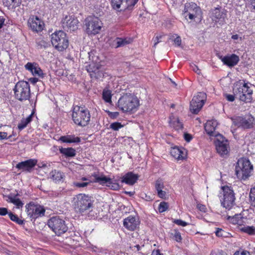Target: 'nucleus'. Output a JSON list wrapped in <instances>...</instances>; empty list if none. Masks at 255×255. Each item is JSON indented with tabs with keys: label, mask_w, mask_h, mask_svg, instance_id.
Instances as JSON below:
<instances>
[{
	"label": "nucleus",
	"mask_w": 255,
	"mask_h": 255,
	"mask_svg": "<svg viewBox=\"0 0 255 255\" xmlns=\"http://www.w3.org/2000/svg\"><path fill=\"white\" fill-rule=\"evenodd\" d=\"M140 100L132 93H125L119 99L118 108L124 113L132 114L136 112L140 106Z\"/></svg>",
	"instance_id": "obj_1"
},
{
	"label": "nucleus",
	"mask_w": 255,
	"mask_h": 255,
	"mask_svg": "<svg viewBox=\"0 0 255 255\" xmlns=\"http://www.w3.org/2000/svg\"><path fill=\"white\" fill-rule=\"evenodd\" d=\"M75 212L83 215L93 210L94 200L93 197L85 193H79L74 196L72 201Z\"/></svg>",
	"instance_id": "obj_2"
},
{
	"label": "nucleus",
	"mask_w": 255,
	"mask_h": 255,
	"mask_svg": "<svg viewBox=\"0 0 255 255\" xmlns=\"http://www.w3.org/2000/svg\"><path fill=\"white\" fill-rule=\"evenodd\" d=\"M218 196L221 206L226 209L230 210L236 205L235 193L231 186H222Z\"/></svg>",
	"instance_id": "obj_3"
},
{
	"label": "nucleus",
	"mask_w": 255,
	"mask_h": 255,
	"mask_svg": "<svg viewBox=\"0 0 255 255\" xmlns=\"http://www.w3.org/2000/svg\"><path fill=\"white\" fill-rule=\"evenodd\" d=\"M91 115L89 111L85 107L73 106L72 119L73 122L81 127L87 126L90 121Z\"/></svg>",
	"instance_id": "obj_4"
},
{
	"label": "nucleus",
	"mask_w": 255,
	"mask_h": 255,
	"mask_svg": "<svg viewBox=\"0 0 255 255\" xmlns=\"http://www.w3.org/2000/svg\"><path fill=\"white\" fill-rule=\"evenodd\" d=\"M234 93L238 96L239 99L245 103H250L252 101L253 91L248 85V83L244 81H239L234 85Z\"/></svg>",
	"instance_id": "obj_5"
},
{
	"label": "nucleus",
	"mask_w": 255,
	"mask_h": 255,
	"mask_svg": "<svg viewBox=\"0 0 255 255\" xmlns=\"http://www.w3.org/2000/svg\"><path fill=\"white\" fill-rule=\"evenodd\" d=\"M182 15L186 20L191 21H195L196 19L201 20L203 17L201 8L193 2H186L185 4Z\"/></svg>",
	"instance_id": "obj_6"
},
{
	"label": "nucleus",
	"mask_w": 255,
	"mask_h": 255,
	"mask_svg": "<svg viewBox=\"0 0 255 255\" xmlns=\"http://www.w3.org/2000/svg\"><path fill=\"white\" fill-rule=\"evenodd\" d=\"M15 99L20 102L28 100L30 98V87L29 83L25 81H19L16 83L13 89Z\"/></svg>",
	"instance_id": "obj_7"
},
{
	"label": "nucleus",
	"mask_w": 255,
	"mask_h": 255,
	"mask_svg": "<svg viewBox=\"0 0 255 255\" xmlns=\"http://www.w3.org/2000/svg\"><path fill=\"white\" fill-rule=\"evenodd\" d=\"M51 41L55 49L59 51H63L69 46V40L67 34L62 30L56 31L51 35Z\"/></svg>",
	"instance_id": "obj_8"
},
{
	"label": "nucleus",
	"mask_w": 255,
	"mask_h": 255,
	"mask_svg": "<svg viewBox=\"0 0 255 255\" xmlns=\"http://www.w3.org/2000/svg\"><path fill=\"white\" fill-rule=\"evenodd\" d=\"M253 169L249 160L246 158L239 159L235 168L236 175L241 180H246L250 176Z\"/></svg>",
	"instance_id": "obj_9"
},
{
	"label": "nucleus",
	"mask_w": 255,
	"mask_h": 255,
	"mask_svg": "<svg viewBox=\"0 0 255 255\" xmlns=\"http://www.w3.org/2000/svg\"><path fill=\"white\" fill-rule=\"evenodd\" d=\"M25 208L27 215L32 222H35L37 219L43 217L45 214V207L33 202L27 204Z\"/></svg>",
	"instance_id": "obj_10"
},
{
	"label": "nucleus",
	"mask_w": 255,
	"mask_h": 255,
	"mask_svg": "<svg viewBox=\"0 0 255 255\" xmlns=\"http://www.w3.org/2000/svg\"><path fill=\"white\" fill-rule=\"evenodd\" d=\"M85 26L89 35H95L101 31L103 23L98 17L89 16L85 19Z\"/></svg>",
	"instance_id": "obj_11"
},
{
	"label": "nucleus",
	"mask_w": 255,
	"mask_h": 255,
	"mask_svg": "<svg viewBox=\"0 0 255 255\" xmlns=\"http://www.w3.org/2000/svg\"><path fill=\"white\" fill-rule=\"evenodd\" d=\"M48 226L57 236L65 233L68 229L65 221L59 217H52L48 220Z\"/></svg>",
	"instance_id": "obj_12"
},
{
	"label": "nucleus",
	"mask_w": 255,
	"mask_h": 255,
	"mask_svg": "<svg viewBox=\"0 0 255 255\" xmlns=\"http://www.w3.org/2000/svg\"><path fill=\"white\" fill-rule=\"evenodd\" d=\"M120 180V176L118 175L116 178L115 176H113V177L111 178L102 174L100 178L97 179V183H99L103 186L105 185L111 190L118 191L121 187L119 183Z\"/></svg>",
	"instance_id": "obj_13"
},
{
	"label": "nucleus",
	"mask_w": 255,
	"mask_h": 255,
	"mask_svg": "<svg viewBox=\"0 0 255 255\" xmlns=\"http://www.w3.org/2000/svg\"><path fill=\"white\" fill-rule=\"evenodd\" d=\"M206 100V94L204 92H199L193 97L190 102V110L194 114H197L201 110Z\"/></svg>",
	"instance_id": "obj_14"
},
{
	"label": "nucleus",
	"mask_w": 255,
	"mask_h": 255,
	"mask_svg": "<svg viewBox=\"0 0 255 255\" xmlns=\"http://www.w3.org/2000/svg\"><path fill=\"white\" fill-rule=\"evenodd\" d=\"M138 0H111L112 7L119 11L131 10Z\"/></svg>",
	"instance_id": "obj_15"
},
{
	"label": "nucleus",
	"mask_w": 255,
	"mask_h": 255,
	"mask_svg": "<svg viewBox=\"0 0 255 255\" xmlns=\"http://www.w3.org/2000/svg\"><path fill=\"white\" fill-rule=\"evenodd\" d=\"M79 22L73 15H66L61 20L63 28L68 31H75L78 28Z\"/></svg>",
	"instance_id": "obj_16"
},
{
	"label": "nucleus",
	"mask_w": 255,
	"mask_h": 255,
	"mask_svg": "<svg viewBox=\"0 0 255 255\" xmlns=\"http://www.w3.org/2000/svg\"><path fill=\"white\" fill-rule=\"evenodd\" d=\"M219 137L215 141L217 151L221 156L227 155L230 151L229 142L221 134Z\"/></svg>",
	"instance_id": "obj_17"
},
{
	"label": "nucleus",
	"mask_w": 255,
	"mask_h": 255,
	"mask_svg": "<svg viewBox=\"0 0 255 255\" xmlns=\"http://www.w3.org/2000/svg\"><path fill=\"white\" fill-rule=\"evenodd\" d=\"M227 10L222 9L221 7H216L211 11V18L216 23L223 25L225 23L227 18Z\"/></svg>",
	"instance_id": "obj_18"
},
{
	"label": "nucleus",
	"mask_w": 255,
	"mask_h": 255,
	"mask_svg": "<svg viewBox=\"0 0 255 255\" xmlns=\"http://www.w3.org/2000/svg\"><path fill=\"white\" fill-rule=\"evenodd\" d=\"M27 25L32 31L37 33L42 31L45 26L43 20L37 16L34 15H31L28 18Z\"/></svg>",
	"instance_id": "obj_19"
},
{
	"label": "nucleus",
	"mask_w": 255,
	"mask_h": 255,
	"mask_svg": "<svg viewBox=\"0 0 255 255\" xmlns=\"http://www.w3.org/2000/svg\"><path fill=\"white\" fill-rule=\"evenodd\" d=\"M254 118L250 116L248 118L237 117L234 120V125L243 129H250L254 127Z\"/></svg>",
	"instance_id": "obj_20"
},
{
	"label": "nucleus",
	"mask_w": 255,
	"mask_h": 255,
	"mask_svg": "<svg viewBox=\"0 0 255 255\" xmlns=\"http://www.w3.org/2000/svg\"><path fill=\"white\" fill-rule=\"evenodd\" d=\"M101 68V65L93 63L89 64L87 67V70L92 79H99L104 76L103 71Z\"/></svg>",
	"instance_id": "obj_21"
},
{
	"label": "nucleus",
	"mask_w": 255,
	"mask_h": 255,
	"mask_svg": "<svg viewBox=\"0 0 255 255\" xmlns=\"http://www.w3.org/2000/svg\"><path fill=\"white\" fill-rule=\"evenodd\" d=\"M140 221L137 217L130 215L123 221L124 226L128 231H133L139 226Z\"/></svg>",
	"instance_id": "obj_22"
},
{
	"label": "nucleus",
	"mask_w": 255,
	"mask_h": 255,
	"mask_svg": "<svg viewBox=\"0 0 255 255\" xmlns=\"http://www.w3.org/2000/svg\"><path fill=\"white\" fill-rule=\"evenodd\" d=\"M37 160L35 159H29L17 163L15 167L18 169L26 172H30L37 164Z\"/></svg>",
	"instance_id": "obj_23"
},
{
	"label": "nucleus",
	"mask_w": 255,
	"mask_h": 255,
	"mask_svg": "<svg viewBox=\"0 0 255 255\" xmlns=\"http://www.w3.org/2000/svg\"><path fill=\"white\" fill-rule=\"evenodd\" d=\"M218 123L216 120H212L207 122L205 124L204 128L207 133L210 136H219V133L216 131V128Z\"/></svg>",
	"instance_id": "obj_24"
},
{
	"label": "nucleus",
	"mask_w": 255,
	"mask_h": 255,
	"mask_svg": "<svg viewBox=\"0 0 255 255\" xmlns=\"http://www.w3.org/2000/svg\"><path fill=\"white\" fill-rule=\"evenodd\" d=\"M220 59L225 65L230 67L236 65L240 60L239 57L235 54L221 56Z\"/></svg>",
	"instance_id": "obj_25"
},
{
	"label": "nucleus",
	"mask_w": 255,
	"mask_h": 255,
	"mask_svg": "<svg viewBox=\"0 0 255 255\" xmlns=\"http://www.w3.org/2000/svg\"><path fill=\"white\" fill-rule=\"evenodd\" d=\"M139 176L132 172H128L122 177H120L121 182L128 185H133L138 180Z\"/></svg>",
	"instance_id": "obj_26"
},
{
	"label": "nucleus",
	"mask_w": 255,
	"mask_h": 255,
	"mask_svg": "<svg viewBox=\"0 0 255 255\" xmlns=\"http://www.w3.org/2000/svg\"><path fill=\"white\" fill-rule=\"evenodd\" d=\"M170 154L178 160H183L187 157V153L183 147L174 146L171 148Z\"/></svg>",
	"instance_id": "obj_27"
},
{
	"label": "nucleus",
	"mask_w": 255,
	"mask_h": 255,
	"mask_svg": "<svg viewBox=\"0 0 255 255\" xmlns=\"http://www.w3.org/2000/svg\"><path fill=\"white\" fill-rule=\"evenodd\" d=\"M16 193H10L6 197L8 198L7 201L8 202L12 203L13 205L16 206L17 208H22L23 206V202L18 198L19 194L16 191Z\"/></svg>",
	"instance_id": "obj_28"
},
{
	"label": "nucleus",
	"mask_w": 255,
	"mask_h": 255,
	"mask_svg": "<svg viewBox=\"0 0 255 255\" xmlns=\"http://www.w3.org/2000/svg\"><path fill=\"white\" fill-rule=\"evenodd\" d=\"M25 68L26 70L29 71L33 75L40 76L43 74L42 70L36 63L28 62L25 65Z\"/></svg>",
	"instance_id": "obj_29"
},
{
	"label": "nucleus",
	"mask_w": 255,
	"mask_h": 255,
	"mask_svg": "<svg viewBox=\"0 0 255 255\" xmlns=\"http://www.w3.org/2000/svg\"><path fill=\"white\" fill-rule=\"evenodd\" d=\"M227 219L230 223L239 225V228L242 226L244 223L243 217L239 214H236L233 216H228Z\"/></svg>",
	"instance_id": "obj_30"
},
{
	"label": "nucleus",
	"mask_w": 255,
	"mask_h": 255,
	"mask_svg": "<svg viewBox=\"0 0 255 255\" xmlns=\"http://www.w3.org/2000/svg\"><path fill=\"white\" fill-rule=\"evenodd\" d=\"M60 140L64 143H78L81 139L80 137L74 135H67L61 136Z\"/></svg>",
	"instance_id": "obj_31"
},
{
	"label": "nucleus",
	"mask_w": 255,
	"mask_h": 255,
	"mask_svg": "<svg viewBox=\"0 0 255 255\" xmlns=\"http://www.w3.org/2000/svg\"><path fill=\"white\" fill-rule=\"evenodd\" d=\"M60 153L62 154L66 157H72L76 155V150L72 147L59 148Z\"/></svg>",
	"instance_id": "obj_32"
},
{
	"label": "nucleus",
	"mask_w": 255,
	"mask_h": 255,
	"mask_svg": "<svg viewBox=\"0 0 255 255\" xmlns=\"http://www.w3.org/2000/svg\"><path fill=\"white\" fill-rule=\"evenodd\" d=\"M33 113H31L28 116L26 119L23 118L21 120L20 123L18 125V128L19 130H21L24 129L27 125L30 123L32 120Z\"/></svg>",
	"instance_id": "obj_33"
},
{
	"label": "nucleus",
	"mask_w": 255,
	"mask_h": 255,
	"mask_svg": "<svg viewBox=\"0 0 255 255\" xmlns=\"http://www.w3.org/2000/svg\"><path fill=\"white\" fill-rule=\"evenodd\" d=\"M51 178L55 182H59L64 177L63 173L58 170H53L50 172Z\"/></svg>",
	"instance_id": "obj_34"
},
{
	"label": "nucleus",
	"mask_w": 255,
	"mask_h": 255,
	"mask_svg": "<svg viewBox=\"0 0 255 255\" xmlns=\"http://www.w3.org/2000/svg\"><path fill=\"white\" fill-rule=\"evenodd\" d=\"M239 230L243 233L249 235H255V227L254 226H242L239 227Z\"/></svg>",
	"instance_id": "obj_35"
},
{
	"label": "nucleus",
	"mask_w": 255,
	"mask_h": 255,
	"mask_svg": "<svg viewBox=\"0 0 255 255\" xmlns=\"http://www.w3.org/2000/svg\"><path fill=\"white\" fill-rule=\"evenodd\" d=\"M112 92L110 90L104 89L102 93V98L106 103L111 104L112 101Z\"/></svg>",
	"instance_id": "obj_36"
},
{
	"label": "nucleus",
	"mask_w": 255,
	"mask_h": 255,
	"mask_svg": "<svg viewBox=\"0 0 255 255\" xmlns=\"http://www.w3.org/2000/svg\"><path fill=\"white\" fill-rule=\"evenodd\" d=\"M8 215L10 219L16 224L18 225H22L23 224V220L20 219L17 215L13 214L11 212H9Z\"/></svg>",
	"instance_id": "obj_37"
},
{
	"label": "nucleus",
	"mask_w": 255,
	"mask_h": 255,
	"mask_svg": "<svg viewBox=\"0 0 255 255\" xmlns=\"http://www.w3.org/2000/svg\"><path fill=\"white\" fill-rule=\"evenodd\" d=\"M171 126L176 130H182L183 128V125L178 119L172 122Z\"/></svg>",
	"instance_id": "obj_38"
},
{
	"label": "nucleus",
	"mask_w": 255,
	"mask_h": 255,
	"mask_svg": "<svg viewBox=\"0 0 255 255\" xmlns=\"http://www.w3.org/2000/svg\"><path fill=\"white\" fill-rule=\"evenodd\" d=\"M169 208V204L167 202L162 201L159 204L158 210L159 213H163L166 211Z\"/></svg>",
	"instance_id": "obj_39"
},
{
	"label": "nucleus",
	"mask_w": 255,
	"mask_h": 255,
	"mask_svg": "<svg viewBox=\"0 0 255 255\" xmlns=\"http://www.w3.org/2000/svg\"><path fill=\"white\" fill-rule=\"evenodd\" d=\"M250 201L251 204L255 207V187L252 188L250 193Z\"/></svg>",
	"instance_id": "obj_40"
},
{
	"label": "nucleus",
	"mask_w": 255,
	"mask_h": 255,
	"mask_svg": "<svg viewBox=\"0 0 255 255\" xmlns=\"http://www.w3.org/2000/svg\"><path fill=\"white\" fill-rule=\"evenodd\" d=\"M215 234L218 237H228L227 234H229V233L221 228H217Z\"/></svg>",
	"instance_id": "obj_41"
},
{
	"label": "nucleus",
	"mask_w": 255,
	"mask_h": 255,
	"mask_svg": "<svg viewBox=\"0 0 255 255\" xmlns=\"http://www.w3.org/2000/svg\"><path fill=\"white\" fill-rule=\"evenodd\" d=\"M123 127L124 126L119 122L113 123L110 126V128L115 131L118 130Z\"/></svg>",
	"instance_id": "obj_42"
},
{
	"label": "nucleus",
	"mask_w": 255,
	"mask_h": 255,
	"mask_svg": "<svg viewBox=\"0 0 255 255\" xmlns=\"http://www.w3.org/2000/svg\"><path fill=\"white\" fill-rule=\"evenodd\" d=\"M164 184L161 180H157L155 184V188L156 190L157 191L160 190H162L164 188Z\"/></svg>",
	"instance_id": "obj_43"
},
{
	"label": "nucleus",
	"mask_w": 255,
	"mask_h": 255,
	"mask_svg": "<svg viewBox=\"0 0 255 255\" xmlns=\"http://www.w3.org/2000/svg\"><path fill=\"white\" fill-rule=\"evenodd\" d=\"M117 42V47H122L128 44L129 42L126 40V39H123L121 38H118Z\"/></svg>",
	"instance_id": "obj_44"
},
{
	"label": "nucleus",
	"mask_w": 255,
	"mask_h": 255,
	"mask_svg": "<svg viewBox=\"0 0 255 255\" xmlns=\"http://www.w3.org/2000/svg\"><path fill=\"white\" fill-rule=\"evenodd\" d=\"M6 2L9 5L16 7L20 4L21 0H6Z\"/></svg>",
	"instance_id": "obj_45"
},
{
	"label": "nucleus",
	"mask_w": 255,
	"mask_h": 255,
	"mask_svg": "<svg viewBox=\"0 0 255 255\" xmlns=\"http://www.w3.org/2000/svg\"><path fill=\"white\" fill-rule=\"evenodd\" d=\"M246 6H248L251 11L255 10V0H247Z\"/></svg>",
	"instance_id": "obj_46"
},
{
	"label": "nucleus",
	"mask_w": 255,
	"mask_h": 255,
	"mask_svg": "<svg viewBox=\"0 0 255 255\" xmlns=\"http://www.w3.org/2000/svg\"><path fill=\"white\" fill-rule=\"evenodd\" d=\"M173 238L176 242L179 243L182 240L180 233L177 230L174 231Z\"/></svg>",
	"instance_id": "obj_47"
},
{
	"label": "nucleus",
	"mask_w": 255,
	"mask_h": 255,
	"mask_svg": "<svg viewBox=\"0 0 255 255\" xmlns=\"http://www.w3.org/2000/svg\"><path fill=\"white\" fill-rule=\"evenodd\" d=\"M197 208L202 213H205L207 211V209L205 205L198 203L197 204Z\"/></svg>",
	"instance_id": "obj_48"
},
{
	"label": "nucleus",
	"mask_w": 255,
	"mask_h": 255,
	"mask_svg": "<svg viewBox=\"0 0 255 255\" xmlns=\"http://www.w3.org/2000/svg\"><path fill=\"white\" fill-rule=\"evenodd\" d=\"M173 223L178 226L182 227H185L188 225V223L180 219H176L173 221Z\"/></svg>",
	"instance_id": "obj_49"
},
{
	"label": "nucleus",
	"mask_w": 255,
	"mask_h": 255,
	"mask_svg": "<svg viewBox=\"0 0 255 255\" xmlns=\"http://www.w3.org/2000/svg\"><path fill=\"white\" fill-rule=\"evenodd\" d=\"M157 196L162 199H165L167 198V193L163 190H160L157 192Z\"/></svg>",
	"instance_id": "obj_50"
},
{
	"label": "nucleus",
	"mask_w": 255,
	"mask_h": 255,
	"mask_svg": "<svg viewBox=\"0 0 255 255\" xmlns=\"http://www.w3.org/2000/svg\"><path fill=\"white\" fill-rule=\"evenodd\" d=\"M175 35L176 36V37L173 40L174 44L177 46H180L181 45L182 42L181 37L179 36H178L177 34H175Z\"/></svg>",
	"instance_id": "obj_51"
},
{
	"label": "nucleus",
	"mask_w": 255,
	"mask_h": 255,
	"mask_svg": "<svg viewBox=\"0 0 255 255\" xmlns=\"http://www.w3.org/2000/svg\"><path fill=\"white\" fill-rule=\"evenodd\" d=\"M119 115H120V114L118 112H110V111L108 112V115L111 119H116L119 116Z\"/></svg>",
	"instance_id": "obj_52"
},
{
	"label": "nucleus",
	"mask_w": 255,
	"mask_h": 255,
	"mask_svg": "<svg viewBox=\"0 0 255 255\" xmlns=\"http://www.w3.org/2000/svg\"><path fill=\"white\" fill-rule=\"evenodd\" d=\"M233 255H251L249 252L243 250L242 251H236Z\"/></svg>",
	"instance_id": "obj_53"
},
{
	"label": "nucleus",
	"mask_w": 255,
	"mask_h": 255,
	"mask_svg": "<svg viewBox=\"0 0 255 255\" xmlns=\"http://www.w3.org/2000/svg\"><path fill=\"white\" fill-rule=\"evenodd\" d=\"M9 212H8V209L4 207H0V216H5L6 214L8 215Z\"/></svg>",
	"instance_id": "obj_54"
},
{
	"label": "nucleus",
	"mask_w": 255,
	"mask_h": 255,
	"mask_svg": "<svg viewBox=\"0 0 255 255\" xmlns=\"http://www.w3.org/2000/svg\"><path fill=\"white\" fill-rule=\"evenodd\" d=\"M88 184V182H76L75 183V185L79 188L86 187Z\"/></svg>",
	"instance_id": "obj_55"
},
{
	"label": "nucleus",
	"mask_w": 255,
	"mask_h": 255,
	"mask_svg": "<svg viewBox=\"0 0 255 255\" xmlns=\"http://www.w3.org/2000/svg\"><path fill=\"white\" fill-rule=\"evenodd\" d=\"M210 255H226V254L222 250L212 251Z\"/></svg>",
	"instance_id": "obj_56"
},
{
	"label": "nucleus",
	"mask_w": 255,
	"mask_h": 255,
	"mask_svg": "<svg viewBox=\"0 0 255 255\" xmlns=\"http://www.w3.org/2000/svg\"><path fill=\"white\" fill-rule=\"evenodd\" d=\"M184 139L187 142H190L192 140V139L193 138V137L191 135V134H189L188 133H185L184 134Z\"/></svg>",
	"instance_id": "obj_57"
},
{
	"label": "nucleus",
	"mask_w": 255,
	"mask_h": 255,
	"mask_svg": "<svg viewBox=\"0 0 255 255\" xmlns=\"http://www.w3.org/2000/svg\"><path fill=\"white\" fill-rule=\"evenodd\" d=\"M225 97L226 99L229 102H233L235 100V96L233 95L226 94Z\"/></svg>",
	"instance_id": "obj_58"
},
{
	"label": "nucleus",
	"mask_w": 255,
	"mask_h": 255,
	"mask_svg": "<svg viewBox=\"0 0 255 255\" xmlns=\"http://www.w3.org/2000/svg\"><path fill=\"white\" fill-rule=\"evenodd\" d=\"M161 36H156L155 37L153 38V40H154V47H155L156 45L160 42L159 39L161 38Z\"/></svg>",
	"instance_id": "obj_59"
},
{
	"label": "nucleus",
	"mask_w": 255,
	"mask_h": 255,
	"mask_svg": "<svg viewBox=\"0 0 255 255\" xmlns=\"http://www.w3.org/2000/svg\"><path fill=\"white\" fill-rule=\"evenodd\" d=\"M192 67L193 70L197 74H200L201 73V70L197 65L194 64Z\"/></svg>",
	"instance_id": "obj_60"
},
{
	"label": "nucleus",
	"mask_w": 255,
	"mask_h": 255,
	"mask_svg": "<svg viewBox=\"0 0 255 255\" xmlns=\"http://www.w3.org/2000/svg\"><path fill=\"white\" fill-rule=\"evenodd\" d=\"M7 138V133L6 132H0V139Z\"/></svg>",
	"instance_id": "obj_61"
},
{
	"label": "nucleus",
	"mask_w": 255,
	"mask_h": 255,
	"mask_svg": "<svg viewBox=\"0 0 255 255\" xmlns=\"http://www.w3.org/2000/svg\"><path fill=\"white\" fill-rule=\"evenodd\" d=\"M151 255H163L160 252L159 250H154L152 253Z\"/></svg>",
	"instance_id": "obj_62"
},
{
	"label": "nucleus",
	"mask_w": 255,
	"mask_h": 255,
	"mask_svg": "<svg viewBox=\"0 0 255 255\" xmlns=\"http://www.w3.org/2000/svg\"><path fill=\"white\" fill-rule=\"evenodd\" d=\"M5 18L3 16H0V29L2 27L5 21Z\"/></svg>",
	"instance_id": "obj_63"
},
{
	"label": "nucleus",
	"mask_w": 255,
	"mask_h": 255,
	"mask_svg": "<svg viewBox=\"0 0 255 255\" xmlns=\"http://www.w3.org/2000/svg\"><path fill=\"white\" fill-rule=\"evenodd\" d=\"M92 176L94 177L95 180L94 181V182L97 183V179L98 178H100V176L98 175V174L96 173H94L92 174Z\"/></svg>",
	"instance_id": "obj_64"
}]
</instances>
